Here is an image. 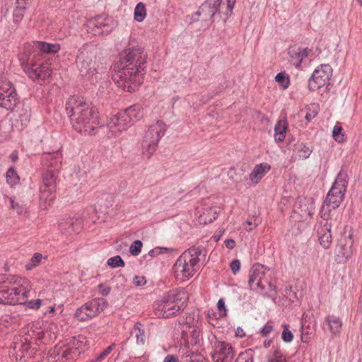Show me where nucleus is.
Instances as JSON below:
<instances>
[{
  "label": "nucleus",
  "instance_id": "nucleus-1",
  "mask_svg": "<svg viewBox=\"0 0 362 362\" xmlns=\"http://www.w3.org/2000/svg\"><path fill=\"white\" fill-rule=\"evenodd\" d=\"M117 68L112 79L118 87L134 92L140 86L146 71L147 54L140 45L125 48L119 53Z\"/></svg>",
  "mask_w": 362,
  "mask_h": 362
},
{
  "label": "nucleus",
  "instance_id": "nucleus-2",
  "mask_svg": "<svg viewBox=\"0 0 362 362\" xmlns=\"http://www.w3.org/2000/svg\"><path fill=\"white\" fill-rule=\"evenodd\" d=\"M66 111L73 128L80 133L91 134L98 124L97 112L76 96H71Z\"/></svg>",
  "mask_w": 362,
  "mask_h": 362
},
{
  "label": "nucleus",
  "instance_id": "nucleus-3",
  "mask_svg": "<svg viewBox=\"0 0 362 362\" xmlns=\"http://www.w3.org/2000/svg\"><path fill=\"white\" fill-rule=\"evenodd\" d=\"M29 292L30 282L25 278L13 276L0 281V303H25Z\"/></svg>",
  "mask_w": 362,
  "mask_h": 362
},
{
  "label": "nucleus",
  "instance_id": "nucleus-4",
  "mask_svg": "<svg viewBox=\"0 0 362 362\" xmlns=\"http://www.w3.org/2000/svg\"><path fill=\"white\" fill-rule=\"evenodd\" d=\"M203 252H206L204 248L195 246L185 250L174 264L175 276L181 280L191 278L199 268V262Z\"/></svg>",
  "mask_w": 362,
  "mask_h": 362
},
{
  "label": "nucleus",
  "instance_id": "nucleus-5",
  "mask_svg": "<svg viewBox=\"0 0 362 362\" xmlns=\"http://www.w3.org/2000/svg\"><path fill=\"white\" fill-rule=\"evenodd\" d=\"M186 293L182 291H171L153 304L158 317L169 318L183 310L186 306Z\"/></svg>",
  "mask_w": 362,
  "mask_h": 362
},
{
  "label": "nucleus",
  "instance_id": "nucleus-6",
  "mask_svg": "<svg viewBox=\"0 0 362 362\" xmlns=\"http://www.w3.org/2000/svg\"><path fill=\"white\" fill-rule=\"evenodd\" d=\"M347 187L346 175L339 173L332 187L328 192L324 204L320 210L321 218L328 221L330 209H336L344 200V193Z\"/></svg>",
  "mask_w": 362,
  "mask_h": 362
},
{
  "label": "nucleus",
  "instance_id": "nucleus-7",
  "mask_svg": "<svg viewBox=\"0 0 362 362\" xmlns=\"http://www.w3.org/2000/svg\"><path fill=\"white\" fill-rule=\"evenodd\" d=\"M37 56V53L32 56L21 53L18 57L21 65L29 78L32 80L45 81L50 77L52 69L47 62H41Z\"/></svg>",
  "mask_w": 362,
  "mask_h": 362
},
{
  "label": "nucleus",
  "instance_id": "nucleus-8",
  "mask_svg": "<svg viewBox=\"0 0 362 362\" xmlns=\"http://www.w3.org/2000/svg\"><path fill=\"white\" fill-rule=\"evenodd\" d=\"M165 131L166 125L161 120L156 121L149 127L141 144L142 153L146 158L149 159L156 151L158 144L164 136Z\"/></svg>",
  "mask_w": 362,
  "mask_h": 362
},
{
  "label": "nucleus",
  "instance_id": "nucleus-9",
  "mask_svg": "<svg viewBox=\"0 0 362 362\" xmlns=\"http://www.w3.org/2000/svg\"><path fill=\"white\" fill-rule=\"evenodd\" d=\"M212 358L214 362H253V356L251 351H249L240 353L235 358L233 346L226 341H216L215 343V349Z\"/></svg>",
  "mask_w": 362,
  "mask_h": 362
},
{
  "label": "nucleus",
  "instance_id": "nucleus-10",
  "mask_svg": "<svg viewBox=\"0 0 362 362\" xmlns=\"http://www.w3.org/2000/svg\"><path fill=\"white\" fill-rule=\"evenodd\" d=\"M96 49L93 45H86L79 50L76 59V66L82 76H92L96 71L95 61Z\"/></svg>",
  "mask_w": 362,
  "mask_h": 362
},
{
  "label": "nucleus",
  "instance_id": "nucleus-11",
  "mask_svg": "<svg viewBox=\"0 0 362 362\" xmlns=\"http://www.w3.org/2000/svg\"><path fill=\"white\" fill-rule=\"evenodd\" d=\"M59 173L51 170H44L42 173V185L40 187V198L48 205H50L55 199L54 193Z\"/></svg>",
  "mask_w": 362,
  "mask_h": 362
},
{
  "label": "nucleus",
  "instance_id": "nucleus-12",
  "mask_svg": "<svg viewBox=\"0 0 362 362\" xmlns=\"http://www.w3.org/2000/svg\"><path fill=\"white\" fill-rule=\"evenodd\" d=\"M117 26V23L105 15L98 16L87 21V31L93 35H107Z\"/></svg>",
  "mask_w": 362,
  "mask_h": 362
},
{
  "label": "nucleus",
  "instance_id": "nucleus-13",
  "mask_svg": "<svg viewBox=\"0 0 362 362\" xmlns=\"http://www.w3.org/2000/svg\"><path fill=\"white\" fill-rule=\"evenodd\" d=\"M332 76V68L328 64H321L313 73L308 80V89L315 91L329 83Z\"/></svg>",
  "mask_w": 362,
  "mask_h": 362
},
{
  "label": "nucleus",
  "instance_id": "nucleus-14",
  "mask_svg": "<svg viewBox=\"0 0 362 362\" xmlns=\"http://www.w3.org/2000/svg\"><path fill=\"white\" fill-rule=\"evenodd\" d=\"M18 95L13 84L6 80L0 79V107L13 110L18 103Z\"/></svg>",
  "mask_w": 362,
  "mask_h": 362
},
{
  "label": "nucleus",
  "instance_id": "nucleus-15",
  "mask_svg": "<svg viewBox=\"0 0 362 362\" xmlns=\"http://www.w3.org/2000/svg\"><path fill=\"white\" fill-rule=\"evenodd\" d=\"M60 45L57 43L52 44L42 41H34L32 44H25L22 53L31 56L37 53V58L41 59L43 54H56L60 50Z\"/></svg>",
  "mask_w": 362,
  "mask_h": 362
},
{
  "label": "nucleus",
  "instance_id": "nucleus-16",
  "mask_svg": "<svg viewBox=\"0 0 362 362\" xmlns=\"http://www.w3.org/2000/svg\"><path fill=\"white\" fill-rule=\"evenodd\" d=\"M264 275L265 268L264 265L259 264L253 265L250 271L248 285L250 289L261 293L263 296H267V293H263L265 289Z\"/></svg>",
  "mask_w": 362,
  "mask_h": 362
},
{
  "label": "nucleus",
  "instance_id": "nucleus-17",
  "mask_svg": "<svg viewBox=\"0 0 362 362\" xmlns=\"http://www.w3.org/2000/svg\"><path fill=\"white\" fill-rule=\"evenodd\" d=\"M354 240L352 234L341 237L336 247V259L339 263L345 262L351 256Z\"/></svg>",
  "mask_w": 362,
  "mask_h": 362
},
{
  "label": "nucleus",
  "instance_id": "nucleus-18",
  "mask_svg": "<svg viewBox=\"0 0 362 362\" xmlns=\"http://www.w3.org/2000/svg\"><path fill=\"white\" fill-rule=\"evenodd\" d=\"M41 162L44 170L59 172L62 165V154L59 151L44 153Z\"/></svg>",
  "mask_w": 362,
  "mask_h": 362
},
{
  "label": "nucleus",
  "instance_id": "nucleus-19",
  "mask_svg": "<svg viewBox=\"0 0 362 362\" xmlns=\"http://www.w3.org/2000/svg\"><path fill=\"white\" fill-rule=\"evenodd\" d=\"M107 305V300L104 298H95L83 305L86 312H88L92 318L101 313Z\"/></svg>",
  "mask_w": 362,
  "mask_h": 362
},
{
  "label": "nucleus",
  "instance_id": "nucleus-20",
  "mask_svg": "<svg viewBox=\"0 0 362 362\" xmlns=\"http://www.w3.org/2000/svg\"><path fill=\"white\" fill-rule=\"evenodd\" d=\"M310 49L308 48H301L296 46L290 47L288 50L291 62L296 67L299 68L301 66L302 62L308 56Z\"/></svg>",
  "mask_w": 362,
  "mask_h": 362
},
{
  "label": "nucleus",
  "instance_id": "nucleus-21",
  "mask_svg": "<svg viewBox=\"0 0 362 362\" xmlns=\"http://www.w3.org/2000/svg\"><path fill=\"white\" fill-rule=\"evenodd\" d=\"M108 127L113 131V128H117L118 132H122L131 127L129 122L128 121L127 115L124 111L119 112L117 114L114 115L107 124Z\"/></svg>",
  "mask_w": 362,
  "mask_h": 362
},
{
  "label": "nucleus",
  "instance_id": "nucleus-22",
  "mask_svg": "<svg viewBox=\"0 0 362 362\" xmlns=\"http://www.w3.org/2000/svg\"><path fill=\"white\" fill-rule=\"evenodd\" d=\"M182 339L187 344L194 345L199 342L201 338V329L198 327H192V328L185 329V327H180Z\"/></svg>",
  "mask_w": 362,
  "mask_h": 362
},
{
  "label": "nucleus",
  "instance_id": "nucleus-23",
  "mask_svg": "<svg viewBox=\"0 0 362 362\" xmlns=\"http://www.w3.org/2000/svg\"><path fill=\"white\" fill-rule=\"evenodd\" d=\"M216 0H206L199 7V11L196 13L198 16H202L204 21L211 19V18L217 13L216 9Z\"/></svg>",
  "mask_w": 362,
  "mask_h": 362
},
{
  "label": "nucleus",
  "instance_id": "nucleus-24",
  "mask_svg": "<svg viewBox=\"0 0 362 362\" xmlns=\"http://www.w3.org/2000/svg\"><path fill=\"white\" fill-rule=\"evenodd\" d=\"M317 233L320 245L325 249L329 248L332 243L330 223L327 221L317 229Z\"/></svg>",
  "mask_w": 362,
  "mask_h": 362
},
{
  "label": "nucleus",
  "instance_id": "nucleus-25",
  "mask_svg": "<svg viewBox=\"0 0 362 362\" xmlns=\"http://www.w3.org/2000/svg\"><path fill=\"white\" fill-rule=\"evenodd\" d=\"M131 125L140 120L144 116L143 107L140 104H134L124 110Z\"/></svg>",
  "mask_w": 362,
  "mask_h": 362
},
{
  "label": "nucleus",
  "instance_id": "nucleus-26",
  "mask_svg": "<svg viewBox=\"0 0 362 362\" xmlns=\"http://www.w3.org/2000/svg\"><path fill=\"white\" fill-rule=\"evenodd\" d=\"M216 9L220 15L225 16V21L231 16L236 0H216Z\"/></svg>",
  "mask_w": 362,
  "mask_h": 362
},
{
  "label": "nucleus",
  "instance_id": "nucleus-27",
  "mask_svg": "<svg viewBox=\"0 0 362 362\" xmlns=\"http://www.w3.org/2000/svg\"><path fill=\"white\" fill-rule=\"evenodd\" d=\"M271 167L268 163H262L255 165L250 174V180L257 184L269 171Z\"/></svg>",
  "mask_w": 362,
  "mask_h": 362
},
{
  "label": "nucleus",
  "instance_id": "nucleus-28",
  "mask_svg": "<svg viewBox=\"0 0 362 362\" xmlns=\"http://www.w3.org/2000/svg\"><path fill=\"white\" fill-rule=\"evenodd\" d=\"M314 207L313 203H308L307 202H299L298 211L296 209L293 212V217L294 218L296 214H298L303 219L306 221L308 218H311L313 214Z\"/></svg>",
  "mask_w": 362,
  "mask_h": 362
},
{
  "label": "nucleus",
  "instance_id": "nucleus-29",
  "mask_svg": "<svg viewBox=\"0 0 362 362\" xmlns=\"http://www.w3.org/2000/svg\"><path fill=\"white\" fill-rule=\"evenodd\" d=\"M288 126L286 121L279 120L274 127V139L276 142H282L286 136Z\"/></svg>",
  "mask_w": 362,
  "mask_h": 362
},
{
  "label": "nucleus",
  "instance_id": "nucleus-30",
  "mask_svg": "<svg viewBox=\"0 0 362 362\" xmlns=\"http://www.w3.org/2000/svg\"><path fill=\"white\" fill-rule=\"evenodd\" d=\"M267 362H290L286 359V356L280 350L276 347L272 349L266 356Z\"/></svg>",
  "mask_w": 362,
  "mask_h": 362
},
{
  "label": "nucleus",
  "instance_id": "nucleus-31",
  "mask_svg": "<svg viewBox=\"0 0 362 362\" xmlns=\"http://www.w3.org/2000/svg\"><path fill=\"white\" fill-rule=\"evenodd\" d=\"M59 227L62 231L71 234L72 233L77 232V230L80 228V224L70 218L66 221L60 223Z\"/></svg>",
  "mask_w": 362,
  "mask_h": 362
},
{
  "label": "nucleus",
  "instance_id": "nucleus-32",
  "mask_svg": "<svg viewBox=\"0 0 362 362\" xmlns=\"http://www.w3.org/2000/svg\"><path fill=\"white\" fill-rule=\"evenodd\" d=\"M197 320L194 318V313H189L187 315L185 319L178 320L179 327L178 330H180L181 327H185V329L192 328V327H198L197 323Z\"/></svg>",
  "mask_w": 362,
  "mask_h": 362
},
{
  "label": "nucleus",
  "instance_id": "nucleus-33",
  "mask_svg": "<svg viewBox=\"0 0 362 362\" xmlns=\"http://www.w3.org/2000/svg\"><path fill=\"white\" fill-rule=\"evenodd\" d=\"M327 322H328V325L329 326L330 331L333 334H336L340 332L342 322L339 317H335L334 315H329L327 317Z\"/></svg>",
  "mask_w": 362,
  "mask_h": 362
},
{
  "label": "nucleus",
  "instance_id": "nucleus-34",
  "mask_svg": "<svg viewBox=\"0 0 362 362\" xmlns=\"http://www.w3.org/2000/svg\"><path fill=\"white\" fill-rule=\"evenodd\" d=\"M16 6L13 13V21L16 24L19 23L23 18L25 10L28 6L23 5V4H16Z\"/></svg>",
  "mask_w": 362,
  "mask_h": 362
},
{
  "label": "nucleus",
  "instance_id": "nucleus-35",
  "mask_svg": "<svg viewBox=\"0 0 362 362\" xmlns=\"http://www.w3.org/2000/svg\"><path fill=\"white\" fill-rule=\"evenodd\" d=\"M142 327L143 325L139 322H136L134 325L136 344L141 346L144 345L146 342L145 331Z\"/></svg>",
  "mask_w": 362,
  "mask_h": 362
},
{
  "label": "nucleus",
  "instance_id": "nucleus-36",
  "mask_svg": "<svg viewBox=\"0 0 362 362\" xmlns=\"http://www.w3.org/2000/svg\"><path fill=\"white\" fill-rule=\"evenodd\" d=\"M88 340L86 337L78 335L74 337L71 341V347L74 349L81 351V353L84 351L83 348L87 345Z\"/></svg>",
  "mask_w": 362,
  "mask_h": 362
},
{
  "label": "nucleus",
  "instance_id": "nucleus-37",
  "mask_svg": "<svg viewBox=\"0 0 362 362\" xmlns=\"http://www.w3.org/2000/svg\"><path fill=\"white\" fill-rule=\"evenodd\" d=\"M146 16V9L145 4L142 2H139L136 4L134 12V18L137 22H142Z\"/></svg>",
  "mask_w": 362,
  "mask_h": 362
},
{
  "label": "nucleus",
  "instance_id": "nucleus-38",
  "mask_svg": "<svg viewBox=\"0 0 362 362\" xmlns=\"http://www.w3.org/2000/svg\"><path fill=\"white\" fill-rule=\"evenodd\" d=\"M81 354V351L74 349L73 347L66 348L62 352L61 359L64 360L62 362L69 361L75 359L78 356Z\"/></svg>",
  "mask_w": 362,
  "mask_h": 362
},
{
  "label": "nucleus",
  "instance_id": "nucleus-39",
  "mask_svg": "<svg viewBox=\"0 0 362 362\" xmlns=\"http://www.w3.org/2000/svg\"><path fill=\"white\" fill-rule=\"evenodd\" d=\"M116 344L115 343L111 344L108 346L105 349H104L100 354H96L93 359L90 361V362H101L105 360L112 351L113 349L115 347Z\"/></svg>",
  "mask_w": 362,
  "mask_h": 362
},
{
  "label": "nucleus",
  "instance_id": "nucleus-40",
  "mask_svg": "<svg viewBox=\"0 0 362 362\" xmlns=\"http://www.w3.org/2000/svg\"><path fill=\"white\" fill-rule=\"evenodd\" d=\"M276 81L279 83L283 89H286L290 85V79L288 74L285 72H280L275 76Z\"/></svg>",
  "mask_w": 362,
  "mask_h": 362
},
{
  "label": "nucleus",
  "instance_id": "nucleus-41",
  "mask_svg": "<svg viewBox=\"0 0 362 362\" xmlns=\"http://www.w3.org/2000/svg\"><path fill=\"white\" fill-rule=\"evenodd\" d=\"M42 259V255L39 252H35L31 257L30 262L25 265V268L28 270H30L34 267L39 265Z\"/></svg>",
  "mask_w": 362,
  "mask_h": 362
},
{
  "label": "nucleus",
  "instance_id": "nucleus-42",
  "mask_svg": "<svg viewBox=\"0 0 362 362\" xmlns=\"http://www.w3.org/2000/svg\"><path fill=\"white\" fill-rule=\"evenodd\" d=\"M23 305H25V306L28 308L33 309V310H37L40 308V305L44 306L47 304V300H41V299H36V300H31L29 301H27V299L25 300V303H23Z\"/></svg>",
  "mask_w": 362,
  "mask_h": 362
},
{
  "label": "nucleus",
  "instance_id": "nucleus-43",
  "mask_svg": "<svg viewBox=\"0 0 362 362\" xmlns=\"http://www.w3.org/2000/svg\"><path fill=\"white\" fill-rule=\"evenodd\" d=\"M75 317L81 322L87 321L92 319V317L88 312H86V309L82 305L81 308H78L75 313Z\"/></svg>",
  "mask_w": 362,
  "mask_h": 362
},
{
  "label": "nucleus",
  "instance_id": "nucleus-44",
  "mask_svg": "<svg viewBox=\"0 0 362 362\" xmlns=\"http://www.w3.org/2000/svg\"><path fill=\"white\" fill-rule=\"evenodd\" d=\"M296 149L300 153L299 156L303 159L308 158L312 153V150L303 143L298 144Z\"/></svg>",
  "mask_w": 362,
  "mask_h": 362
},
{
  "label": "nucleus",
  "instance_id": "nucleus-45",
  "mask_svg": "<svg viewBox=\"0 0 362 362\" xmlns=\"http://www.w3.org/2000/svg\"><path fill=\"white\" fill-rule=\"evenodd\" d=\"M6 181L10 185H15L19 181V177L16 170L11 168L6 173Z\"/></svg>",
  "mask_w": 362,
  "mask_h": 362
},
{
  "label": "nucleus",
  "instance_id": "nucleus-46",
  "mask_svg": "<svg viewBox=\"0 0 362 362\" xmlns=\"http://www.w3.org/2000/svg\"><path fill=\"white\" fill-rule=\"evenodd\" d=\"M342 127L338 125H335L332 130V136L334 139L339 143L344 141V134L342 133Z\"/></svg>",
  "mask_w": 362,
  "mask_h": 362
},
{
  "label": "nucleus",
  "instance_id": "nucleus-47",
  "mask_svg": "<svg viewBox=\"0 0 362 362\" xmlns=\"http://www.w3.org/2000/svg\"><path fill=\"white\" fill-rule=\"evenodd\" d=\"M107 264L112 268H116L117 267H124L125 264L122 257L119 255H117L110 258L107 260Z\"/></svg>",
  "mask_w": 362,
  "mask_h": 362
},
{
  "label": "nucleus",
  "instance_id": "nucleus-48",
  "mask_svg": "<svg viewBox=\"0 0 362 362\" xmlns=\"http://www.w3.org/2000/svg\"><path fill=\"white\" fill-rule=\"evenodd\" d=\"M142 245L143 244L141 240H137L134 241L130 245L129 252L133 256H137L141 252Z\"/></svg>",
  "mask_w": 362,
  "mask_h": 362
},
{
  "label": "nucleus",
  "instance_id": "nucleus-49",
  "mask_svg": "<svg viewBox=\"0 0 362 362\" xmlns=\"http://www.w3.org/2000/svg\"><path fill=\"white\" fill-rule=\"evenodd\" d=\"M283 327L284 329L281 334L283 341L287 343L291 342L293 339V334L289 330V326L288 325H284Z\"/></svg>",
  "mask_w": 362,
  "mask_h": 362
},
{
  "label": "nucleus",
  "instance_id": "nucleus-50",
  "mask_svg": "<svg viewBox=\"0 0 362 362\" xmlns=\"http://www.w3.org/2000/svg\"><path fill=\"white\" fill-rule=\"evenodd\" d=\"M196 356L194 354V352L192 351L187 350L185 352H184L181 356V362H186L187 359V361H198L199 359L195 358Z\"/></svg>",
  "mask_w": 362,
  "mask_h": 362
},
{
  "label": "nucleus",
  "instance_id": "nucleus-51",
  "mask_svg": "<svg viewBox=\"0 0 362 362\" xmlns=\"http://www.w3.org/2000/svg\"><path fill=\"white\" fill-rule=\"evenodd\" d=\"M10 202L11 208L13 210H16L18 214H23V213H25V208L23 205L18 202H16L13 198H10Z\"/></svg>",
  "mask_w": 362,
  "mask_h": 362
},
{
  "label": "nucleus",
  "instance_id": "nucleus-52",
  "mask_svg": "<svg viewBox=\"0 0 362 362\" xmlns=\"http://www.w3.org/2000/svg\"><path fill=\"white\" fill-rule=\"evenodd\" d=\"M317 115V107L313 105L311 107L308 108V111L305 114V118L307 121L310 122L312 119L316 117Z\"/></svg>",
  "mask_w": 362,
  "mask_h": 362
},
{
  "label": "nucleus",
  "instance_id": "nucleus-53",
  "mask_svg": "<svg viewBox=\"0 0 362 362\" xmlns=\"http://www.w3.org/2000/svg\"><path fill=\"white\" fill-rule=\"evenodd\" d=\"M273 329H274V323L272 321H269V322H267V323L265 325H264L261 328L260 333L262 336L266 337L269 333L272 332Z\"/></svg>",
  "mask_w": 362,
  "mask_h": 362
},
{
  "label": "nucleus",
  "instance_id": "nucleus-54",
  "mask_svg": "<svg viewBox=\"0 0 362 362\" xmlns=\"http://www.w3.org/2000/svg\"><path fill=\"white\" fill-rule=\"evenodd\" d=\"M230 268L234 274L238 273L240 269V260H238L237 259L233 260L230 264Z\"/></svg>",
  "mask_w": 362,
  "mask_h": 362
},
{
  "label": "nucleus",
  "instance_id": "nucleus-55",
  "mask_svg": "<svg viewBox=\"0 0 362 362\" xmlns=\"http://www.w3.org/2000/svg\"><path fill=\"white\" fill-rule=\"evenodd\" d=\"M301 340L303 341V342H308L309 341V339H310V337H308V335L310 334L308 330H306L305 329V323L303 322H302V327H301Z\"/></svg>",
  "mask_w": 362,
  "mask_h": 362
},
{
  "label": "nucleus",
  "instance_id": "nucleus-56",
  "mask_svg": "<svg viewBox=\"0 0 362 362\" xmlns=\"http://www.w3.org/2000/svg\"><path fill=\"white\" fill-rule=\"evenodd\" d=\"M133 283L136 286H141L146 284V281L144 276H135L134 277Z\"/></svg>",
  "mask_w": 362,
  "mask_h": 362
},
{
  "label": "nucleus",
  "instance_id": "nucleus-57",
  "mask_svg": "<svg viewBox=\"0 0 362 362\" xmlns=\"http://www.w3.org/2000/svg\"><path fill=\"white\" fill-rule=\"evenodd\" d=\"M217 307L220 312L223 313V315H226L227 310L226 308L225 302L223 298H221L218 300V303H217Z\"/></svg>",
  "mask_w": 362,
  "mask_h": 362
},
{
  "label": "nucleus",
  "instance_id": "nucleus-58",
  "mask_svg": "<svg viewBox=\"0 0 362 362\" xmlns=\"http://www.w3.org/2000/svg\"><path fill=\"white\" fill-rule=\"evenodd\" d=\"M100 288V292L103 296H107L110 292V288L107 286H104L102 284L98 286Z\"/></svg>",
  "mask_w": 362,
  "mask_h": 362
},
{
  "label": "nucleus",
  "instance_id": "nucleus-59",
  "mask_svg": "<svg viewBox=\"0 0 362 362\" xmlns=\"http://www.w3.org/2000/svg\"><path fill=\"white\" fill-rule=\"evenodd\" d=\"M163 362H179L178 358L175 355L168 354L167 355L163 360Z\"/></svg>",
  "mask_w": 362,
  "mask_h": 362
},
{
  "label": "nucleus",
  "instance_id": "nucleus-60",
  "mask_svg": "<svg viewBox=\"0 0 362 362\" xmlns=\"http://www.w3.org/2000/svg\"><path fill=\"white\" fill-rule=\"evenodd\" d=\"M47 335H49L47 331L40 330L36 333V337L39 340L45 339Z\"/></svg>",
  "mask_w": 362,
  "mask_h": 362
},
{
  "label": "nucleus",
  "instance_id": "nucleus-61",
  "mask_svg": "<svg viewBox=\"0 0 362 362\" xmlns=\"http://www.w3.org/2000/svg\"><path fill=\"white\" fill-rule=\"evenodd\" d=\"M246 223H247V225L248 226H246V227H245V230H248V231L252 230L253 226H254V227H257V226H258V224H259L258 223H257V222H256V220H255V222H254V223H252V221L248 220V221H247Z\"/></svg>",
  "mask_w": 362,
  "mask_h": 362
},
{
  "label": "nucleus",
  "instance_id": "nucleus-62",
  "mask_svg": "<svg viewBox=\"0 0 362 362\" xmlns=\"http://www.w3.org/2000/svg\"><path fill=\"white\" fill-rule=\"evenodd\" d=\"M163 248L161 247H157V248H155V249H153L151 250H150L148 252V255L151 257H155L156 255L160 254V250H162ZM165 250H167V248L164 247L163 248Z\"/></svg>",
  "mask_w": 362,
  "mask_h": 362
},
{
  "label": "nucleus",
  "instance_id": "nucleus-63",
  "mask_svg": "<svg viewBox=\"0 0 362 362\" xmlns=\"http://www.w3.org/2000/svg\"><path fill=\"white\" fill-rule=\"evenodd\" d=\"M225 245L228 248V249H233L234 247V245H235V241L232 239H227L225 240Z\"/></svg>",
  "mask_w": 362,
  "mask_h": 362
},
{
  "label": "nucleus",
  "instance_id": "nucleus-64",
  "mask_svg": "<svg viewBox=\"0 0 362 362\" xmlns=\"http://www.w3.org/2000/svg\"><path fill=\"white\" fill-rule=\"evenodd\" d=\"M264 284H265V286L267 284L268 285L269 291H276V287L275 285L272 284V282H270V281H269L265 279L264 281Z\"/></svg>",
  "mask_w": 362,
  "mask_h": 362
}]
</instances>
